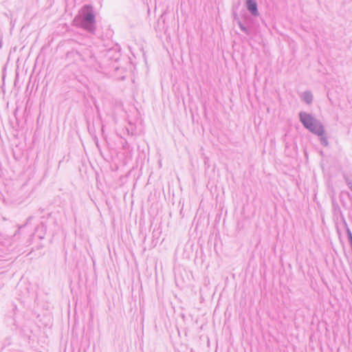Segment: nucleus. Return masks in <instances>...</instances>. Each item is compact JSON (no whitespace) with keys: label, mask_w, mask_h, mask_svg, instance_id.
I'll return each instance as SVG.
<instances>
[{"label":"nucleus","mask_w":352,"mask_h":352,"mask_svg":"<svg viewBox=\"0 0 352 352\" xmlns=\"http://www.w3.org/2000/svg\"><path fill=\"white\" fill-rule=\"evenodd\" d=\"M307 129H309L313 133H314V134L318 135L319 137H320V139L322 141V142L325 145L327 144L326 138L324 136V128H323L322 125L320 123H319V122H318L317 121L315 120L311 124V126L310 128H307Z\"/></svg>","instance_id":"nucleus-1"},{"label":"nucleus","mask_w":352,"mask_h":352,"mask_svg":"<svg viewBox=\"0 0 352 352\" xmlns=\"http://www.w3.org/2000/svg\"><path fill=\"white\" fill-rule=\"evenodd\" d=\"M300 118L301 122L307 129L310 128L311 126V124L315 121V120L311 115L306 113H300Z\"/></svg>","instance_id":"nucleus-2"},{"label":"nucleus","mask_w":352,"mask_h":352,"mask_svg":"<svg viewBox=\"0 0 352 352\" xmlns=\"http://www.w3.org/2000/svg\"><path fill=\"white\" fill-rule=\"evenodd\" d=\"M247 5L248 10L254 15L257 14V5L254 0H248Z\"/></svg>","instance_id":"nucleus-3"},{"label":"nucleus","mask_w":352,"mask_h":352,"mask_svg":"<svg viewBox=\"0 0 352 352\" xmlns=\"http://www.w3.org/2000/svg\"><path fill=\"white\" fill-rule=\"evenodd\" d=\"M303 99L307 103H310L312 100V96L309 93H305L303 94Z\"/></svg>","instance_id":"nucleus-4"},{"label":"nucleus","mask_w":352,"mask_h":352,"mask_svg":"<svg viewBox=\"0 0 352 352\" xmlns=\"http://www.w3.org/2000/svg\"><path fill=\"white\" fill-rule=\"evenodd\" d=\"M85 19L87 22L92 23L94 20V16L92 13H89L86 16Z\"/></svg>","instance_id":"nucleus-5"}]
</instances>
